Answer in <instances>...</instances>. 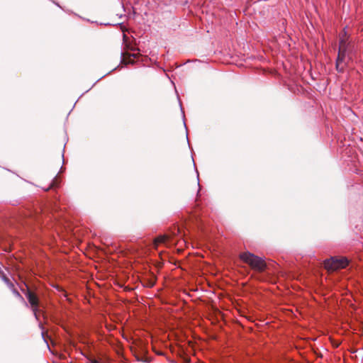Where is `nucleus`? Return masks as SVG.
I'll return each mask as SVG.
<instances>
[{"label":"nucleus","mask_w":363,"mask_h":363,"mask_svg":"<svg viewBox=\"0 0 363 363\" xmlns=\"http://www.w3.org/2000/svg\"><path fill=\"white\" fill-rule=\"evenodd\" d=\"M348 37L347 36L346 33L341 36L340 39V45H339V52L338 57L336 62V67L337 69L340 72L343 71L345 66L349 63L350 57H347V41Z\"/></svg>","instance_id":"obj_1"},{"label":"nucleus","mask_w":363,"mask_h":363,"mask_svg":"<svg viewBox=\"0 0 363 363\" xmlns=\"http://www.w3.org/2000/svg\"><path fill=\"white\" fill-rule=\"evenodd\" d=\"M240 258L255 270L263 271L266 267L265 262L262 258L249 252L241 253L240 255Z\"/></svg>","instance_id":"obj_2"},{"label":"nucleus","mask_w":363,"mask_h":363,"mask_svg":"<svg viewBox=\"0 0 363 363\" xmlns=\"http://www.w3.org/2000/svg\"><path fill=\"white\" fill-rule=\"evenodd\" d=\"M348 264V260L345 257H331L324 262V267L328 271H335L345 268Z\"/></svg>","instance_id":"obj_3"},{"label":"nucleus","mask_w":363,"mask_h":363,"mask_svg":"<svg viewBox=\"0 0 363 363\" xmlns=\"http://www.w3.org/2000/svg\"><path fill=\"white\" fill-rule=\"evenodd\" d=\"M132 351L139 362H148L150 360L147 354V349L142 341L135 343V346L132 348Z\"/></svg>","instance_id":"obj_4"},{"label":"nucleus","mask_w":363,"mask_h":363,"mask_svg":"<svg viewBox=\"0 0 363 363\" xmlns=\"http://www.w3.org/2000/svg\"><path fill=\"white\" fill-rule=\"evenodd\" d=\"M26 298L28 299V303L30 305L31 310L33 313V315L36 320H39V317L38 315V306H39V299L36 294L33 293L29 288H27V294Z\"/></svg>","instance_id":"obj_5"},{"label":"nucleus","mask_w":363,"mask_h":363,"mask_svg":"<svg viewBox=\"0 0 363 363\" xmlns=\"http://www.w3.org/2000/svg\"><path fill=\"white\" fill-rule=\"evenodd\" d=\"M138 57V53H131L128 54V57L125 60H122L121 62L125 61V64H134L135 63V59H137Z\"/></svg>","instance_id":"obj_6"},{"label":"nucleus","mask_w":363,"mask_h":363,"mask_svg":"<svg viewBox=\"0 0 363 363\" xmlns=\"http://www.w3.org/2000/svg\"><path fill=\"white\" fill-rule=\"evenodd\" d=\"M13 295L17 297L26 307H28V303L25 301L24 298L20 294L18 290L13 286L10 289Z\"/></svg>","instance_id":"obj_7"},{"label":"nucleus","mask_w":363,"mask_h":363,"mask_svg":"<svg viewBox=\"0 0 363 363\" xmlns=\"http://www.w3.org/2000/svg\"><path fill=\"white\" fill-rule=\"evenodd\" d=\"M1 279L6 284L9 289L15 286L14 284L10 281V279L6 277V274H3V277H1Z\"/></svg>","instance_id":"obj_8"},{"label":"nucleus","mask_w":363,"mask_h":363,"mask_svg":"<svg viewBox=\"0 0 363 363\" xmlns=\"http://www.w3.org/2000/svg\"><path fill=\"white\" fill-rule=\"evenodd\" d=\"M59 185V183H58V178H57V175H56L52 180V182L50 185V186L45 189V191H48L50 188H52V187H54V186H57Z\"/></svg>","instance_id":"obj_9"},{"label":"nucleus","mask_w":363,"mask_h":363,"mask_svg":"<svg viewBox=\"0 0 363 363\" xmlns=\"http://www.w3.org/2000/svg\"><path fill=\"white\" fill-rule=\"evenodd\" d=\"M169 239V237L167 235H160V244L161 243H166L167 241Z\"/></svg>","instance_id":"obj_10"},{"label":"nucleus","mask_w":363,"mask_h":363,"mask_svg":"<svg viewBox=\"0 0 363 363\" xmlns=\"http://www.w3.org/2000/svg\"><path fill=\"white\" fill-rule=\"evenodd\" d=\"M27 288H29V287L26 284H24V287H22V286L20 287L21 291H22V293H23L25 294L26 296L27 294Z\"/></svg>","instance_id":"obj_11"},{"label":"nucleus","mask_w":363,"mask_h":363,"mask_svg":"<svg viewBox=\"0 0 363 363\" xmlns=\"http://www.w3.org/2000/svg\"><path fill=\"white\" fill-rule=\"evenodd\" d=\"M150 62L151 63H154L156 67H158V64L157 62L156 59L153 58L152 57L150 58Z\"/></svg>","instance_id":"obj_12"},{"label":"nucleus","mask_w":363,"mask_h":363,"mask_svg":"<svg viewBox=\"0 0 363 363\" xmlns=\"http://www.w3.org/2000/svg\"><path fill=\"white\" fill-rule=\"evenodd\" d=\"M41 336H42V338L43 339L44 342L47 345L48 347H49L48 342V341L46 340V339L45 337V335H44V332L43 331H42V333H41Z\"/></svg>","instance_id":"obj_13"},{"label":"nucleus","mask_w":363,"mask_h":363,"mask_svg":"<svg viewBox=\"0 0 363 363\" xmlns=\"http://www.w3.org/2000/svg\"><path fill=\"white\" fill-rule=\"evenodd\" d=\"M100 25H104V26H109V25H111V23H99Z\"/></svg>","instance_id":"obj_14"},{"label":"nucleus","mask_w":363,"mask_h":363,"mask_svg":"<svg viewBox=\"0 0 363 363\" xmlns=\"http://www.w3.org/2000/svg\"><path fill=\"white\" fill-rule=\"evenodd\" d=\"M155 245H157V242H159V238H155Z\"/></svg>","instance_id":"obj_15"},{"label":"nucleus","mask_w":363,"mask_h":363,"mask_svg":"<svg viewBox=\"0 0 363 363\" xmlns=\"http://www.w3.org/2000/svg\"><path fill=\"white\" fill-rule=\"evenodd\" d=\"M39 327H40L42 330H43V325H42V323H41L40 322H39Z\"/></svg>","instance_id":"obj_16"},{"label":"nucleus","mask_w":363,"mask_h":363,"mask_svg":"<svg viewBox=\"0 0 363 363\" xmlns=\"http://www.w3.org/2000/svg\"><path fill=\"white\" fill-rule=\"evenodd\" d=\"M62 160L64 161V151L62 153Z\"/></svg>","instance_id":"obj_17"},{"label":"nucleus","mask_w":363,"mask_h":363,"mask_svg":"<svg viewBox=\"0 0 363 363\" xmlns=\"http://www.w3.org/2000/svg\"><path fill=\"white\" fill-rule=\"evenodd\" d=\"M54 3H55L57 6L60 7V6L59 5V4H58V3H55V2H54Z\"/></svg>","instance_id":"obj_18"},{"label":"nucleus","mask_w":363,"mask_h":363,"mask_svg":"<svg viewBox=\"0 0 363 363\" xmlns=\"http://www.w3.org/2000/svg\"><path fill=\"white\" fill-rule=\"evenodd\" d=\"M155 353H156L157 354H159V351H156V350H155Z\"/></svg>","instance_id":"obj_19"}]
</instances>
